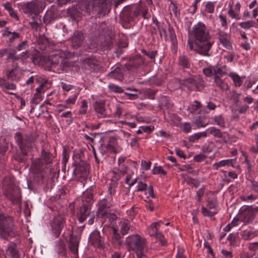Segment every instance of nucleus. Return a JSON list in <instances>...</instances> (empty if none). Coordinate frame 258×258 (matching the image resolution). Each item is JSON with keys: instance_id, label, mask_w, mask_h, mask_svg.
Masks as SVG:
<instances>
[{"instance_id": "nucleus-1", "label": "nucleus", "mask_w": 258, "mask_h": 258, "mask_svg": "<svg viewBox=\"0 0 258 258\" xmlns=\"http://www.w3.org/2000/svg\"><path fill=\"white\" fill-rule=\"evenodd\" d=\"M195 40L187 41V46L191 50L201 55L209 56V51L213 44L209 30L202 22H199L195 25L191 32Z\"/></svg>"}, {"instance_id": "nucleus-2", "label": "nucleus", "mask_w": 258, "mask_h": 258, "mask_svg": "<svg viewBox=\"0 0 258 258\" xmlns=\"http://www.w3.org/2000/svg\"><path fill=\"white\" fill-rule=\"evenodd\" d=\"M36 136L29 133L23 135L20 132H17L14 136V139L21 151L20 161L27 160L25 157L28 156V153L35 147Z\"/></svg>"}, {"instance_id": "nucleus-3", "label": "nucleus", "mask_w": 258, "mask_h": 258, "mask_svg": "<svg viewBox=\"0 0 258 258\" xmlns=\"http://www.w3.org/2000/svg\"><path fill=\"white\" fill-rule=\"evenodd\" d=\"M68 56L64 51H59L57 53L51 54L48 57L46 63L50 65L51 70L57 73H61L69 67L68 60L66 59Z\"/></svg>"}, {"instance_id": "nucleus-4", "label": "nucleus", "mask_w": 258, "mask_h": 258, "mask_svg": "<svg viewBox=\"0 0 258 258\" xmlns=\"http://www.w3.org/2000/svg\"><path fill=\"white\" fill-rule=\"evenodd\" d=\"M3 188L5 194L9 199L14 203H20L21 201V191L13 177L6 176L4 178Z\"/></svg>"}, {"instance_id": "nucleus-5", "label": "nucleus", "mask_w": 258, "mask_h": 258, "mask_svg": "<svg viewBox=\"0 0 258 258\" xmlns=\"http://www.w3.org/2000/svg\"><path fill=\"white\" fill-rule=\"evenodd\" d=\"M125 244L129 250L136 251V254L144 255L148 250L146 239L138 234H133L126 237Z\"/></svg>"}, {"instance_id": "nucleus-6", "label": "nucleus", "mask_w": 258, "mask_h": 258, "mask_svg": "<svg viewBox=\"0 0 258 258\" xmlns=\"http://www.w3.org/2000/svg\"><path fill=\"white\" fill-rule=\"evenodd\" d=\"M16 234L12 218L0 215V237L6 239L9 237H15Z\"/></svg>"}, {"instance_id": "nucleus-7", "label": "nucleus", "mask_w": 258, "mask_h": 258, "mask_svg": "<svg viewBox=\"0 0 258 258\" xmlns=\"http://www.w3.org/2000/svg\"><path fill=\"white\" fill-rule=\"evenodd\" d=\"M45 7V0H32L24 4L23 10L26 14L37 16L43 11Z\"/></svg>"}, {"instance_id": "nucleus-8", "label": "nucleus", "mask_w": 258, "mask_h": 258, "mask_svg": "<svg viewBox=\"0 0 258 258\" xmlns=\"http://www.w3.org/2000/svg\"><path fill=\"white\" fill-rule=\"evenodd\" d=\"M141 12V8L136 5L124 7L121 13L122 20L125 23H130L134 21Z\"/></svg>"}, {"instance_id": "nucleus-9", "label": "nucleus", "mask_w": 258, "mask_h": 258, "mask_svg": "<svg viewBox=\"0 0 258 258\" xmlns=\"http://www.w3.org/2000/svg\"><path fill=\"white\" fill-rule=\"evenodd\" d=\"M111 0H94L93 12L98 17L107 15L111 9Z\"/></svg>"}, {"instance_id": "nucleus-10", "label": "nucleus", "mask_w": 258, "mask_h": 258, "mask_svg": "<svg viewBox=\"0 0 258 258\" xmlns=\"http://www.w3.org/2000/svg\"><path fill=\"white\" fill-rule=\"evenodd\" d=\"M257 211L258 207L243 206L240 209L239 217L245 224L251 223L254 220Z\"/></svg>"}, {"instance_id": "nucleus-11", "label": "nucleus", "mask_w": 258, "mask_h": 258, "mask_svg": "<svg viewBox=\"0 0 258 258\" xmlns=\"http://www.w3.org/2000/svg\"><path fill=\"white\" fill-rule=\"evenodd\" d=\"M98 210L97 215L98 217H102L105 218H111L113 221L117 218L116 216L114 214L109 213L108 209L112 206L107 201L103 199L99 201L98 203Z\"/></svg>"}, {"instance_id": "nucleus-12", "label": "nucleus", "mask_w": 258, "mask_h": 258, "mask_svg": "<svg viewBox=\"0 0 258 258\" xmlns=\"http://www.w3.org/2000/svg\"><path fill=\"white\" fill-rule=\"evenodd\" d=\"M60 17L58 7L52 5L45 12L43 17V23L47 25L56 21Z\"/></svg>"}, {"instance_id": "nucleus-13", "label": "nucleus", "mask_w": 258, "mask_h": 258, "mask_svg": "<svg viewBox=\"0 0 258 258\" xmlns=\"http://www.w3.org/2000/svg\"><path fill=\"white\" fill-rule=\"evenodd\" d=\"M106 27V24L105 22L93 24L90 34L92 37H94L96 39V42H95L96 46H98L101 44V41L100 39L103 37L104 31Z\"/></svg>"}, {"instance_id": "nucleus-14", "label": "nucleus", "mask_w": 258, "mask_h": 258, "mask_svg": "<svg viewBox=\"0 0 258 258\" xmlns=\"http://www.w3.org/2000/svg\"><path fill=\"white\" fill-rule=\"evenodd\" d=\"M65 224L64 219L61 216L55 217L51 223L52 233L56 238L59 236Z\"/></svg>"}, {"instance_id": "nucleus-15", "label": "nucleus", "mask_w": 258, "mask_h": 258, "mask_svg": "<svg viewBox=\"0 0 258 258\" xmlns=\"http://www.w3.org/2000/svg\"><path fill=\"white\" fill-rule=\"evenodd\" d=\"M130 227V222L128 220L123 219L120 221L118 224L117 229L116 228H113V234L116 240H118L120 239V235L118 232L123 235H125L128 233Z\"/></svg>"}, {"instance_id": "nucleus-16", "label": "nucleus", "mask_w": 258, "mask_h": 258, "mask_svg": "<svg viewBox=\"0 0 258 258\" xmlns=\"http://www.w3.org/2000/svg\"><path fill=\"white\" fill-rule=\"evenodd\" d=\"M84 34L81 31H76L70 38L71 45L74 49L80 47L84 42Z\"/></svg>"}, {"instance_id": "nucleus-17", "label": "nucleus", "mask_w": 258, "mask_h": 258, "mask_svg": "<svg viewBox=\"0 0 258 258\" xmlns=\"http://www.w3.org/2000/svg\"><path fill=\"white\" fill-rule=\"evenodd\" d=\"M73 166H75L74 173L76 175H80L82 177H85L88 175L89 166L86 162H76Z\"/></svg>"}, {"instance_id": "nucleus-18", "label": "nucleus", "mask_w": 258, "mask_h": 258, "mask_svg": "<svg viewBox=\"0 0 258 258\" xmlns=\"http://www.w3.org/2000/svg\"><path fill=\"white\" fill-rule=\"evenodd\" d=\"M144 63V60L142 56L137 55L133 58L129 59L125 64V67L128 71L136 70Z\"/></svg>"}, {"instance_id": "nucleus-19", "label": "nucleus", "mask_w": 258, "mask_h": 258, "mask_svg": "<svg viewBox=\"0 0 258 258\" xmlns=\"http://www.w3.org/2000/svg\"><path fill=\"white\" fill-rule=\"evenodd\" d=\"M105 105L104 100L96 101L94 103V109L99 118H105L108 116Z\"/></svg>"}, {"instance_id": "nucleus-20", "label": "nucleus", "mask_w": 258, "mask_h": 258, "mask_svg": "<svg viewBox=\"0 0 258 258\" xmlns=\"http://www.w3.org/2000/svg\"><path fill=\"white\" fill-rule=\"evenodd\" d=\"M6 256L11 258H20V253L15 243L8 244L6 249Z\"/></svg>"}, {"instance_id": "nucleus-21", "label": "nucleus", "mask_w": 258, "mask_h": 258, "mask_svg": "<svg viewBox=\"0 0 258 258\" xmlns=\"http://www.w3.org/2000/svg\"><path fill=\"white\" fill-rule=\"evenodd\" d=\"M218 37L220 43L226 49H231L232 48L230 42V36L228 33L218 29Z\"/></svg>"}, {"instance_id": "nucleus-22", "label": "nucleus", "mask_w": 258, "mask_h": 258, "mask_svg": "<svg viewBox=\"0 0 258 258\" xmlns=\"http://www.w3.org/2000/svg\"><path fill=\"white\" fill-rule=\"evenodd\" d=\"M83 64L86 68H88L90 71H98L100 68L99 62L93 56L84 59Z\"/></svg>"}, {"instance_id": "nucleus-23", "label": "nucleus", "mask_w": 258, "mask_h": 258, "mask_svg": "<svg viewBox=\"0 0 258 258\" xmlns=\"http://www.w3.org/2000/svg\"><path fill=\"white\" fill-rule=\"evenodd\" d=\"M89 241L94 247L102 248L104 245L100 233L98 231H93L89 236Z\"/></svg>"}, {"instance_id": "nucleus-24", "label": "nucleus", "mask_w": 258, "mask_h": 258, "mask_svg": "<svg viewBox=\"0 0 258 258\" xmlns=\"http://www.w3.org/2000/svg\"><path fill=\"white\" fill-rule=\"evenodd\" d=\"M80 238L77 236L71 235L69 247L74 258H78V251Z\"/></svg>"}, {"instance_id": "nucleus-25", "label": "nucleus", "mask_w": 258, "mask_h": 258, "mask_svg": "<svg viewBox=\"0 0 258 258\" xmlns=\"http://www.w3.org/2000/svg\"><path fill=\"white\" fill-rule=\"evenodd\" d=\"M92 212L88 205L84 204L81 206L77 215L80 223L84 222Z\"/></svg>"}, {"instance_id": "nucleus-26", "label": "nucleus", "mask_w": 258, "mask_h": 258, "mask_svg": "<svg viewBox=\"0 0 258 258\" xmlns=\"http://www.w3.org/2000/svg\"><path fill=\"white\" fill-rule=\"evenodd\" d=\"M241 239L244 241H249L253 238L258 236V230L247 229L240 232Z\"/></svg>"}, {"instance_id": "nucleus-27", "label": "nucleus", "mask_w": 258, "mask_h": 258, "mask_svg": "<svg viewBox=\"0 0 258 258\" xmlns=\"http://www.w3.org/2000/svg\"><path fill=\"white\" fill-rule=\"evenodd\" d=\"M2 36L4 37L8 38L7 42L12 43L16 39L19 38L21 37L20 33L15 31L11 32L9 31L8 28H5L2 31Z\"/></svg>"}, {"instance_id": "nucleus-28", "label": "nucleus", "mask_w": 258, "mask_h": 258, "mask_svg": "<svg viewBox=\"0 0 258 258\" xmlns=\"http://www.w3.org/2000/svg\"><path fill=\"white\" fill-rule=\"evenodd\" d=\"M107 77L108 79L122 81L124 78L123 70L119 67H116L108 74Z\"/></svg>"}, {"instance_id": "nucleus-29", "label": "nucleus", "mask_w": 258, "mask_h": 258, "mask_svg": "<svg viewBox=\"0 0 258 258\" xmlns=\"http://www.w3.org/2000/svg\"><path fill=\"white\" fill-rule=\"evenodd\" d=\"M39 163L40 162H32L31 169L34 174L35 177L42 178L45 176L46 172L41 169Z\"/></svg>"}, {"instance_id": "nucleus-30", "label": "nucleus", "mask_w": 258, "mask_h": 258, "mask_svg": "<svg viewBox=\"0 0 258 258\" xmlns=\"http://www.w3.org/2000/svg\"><path fill=\"white\" fill-rule=\"evenodd\" d=\"M117 185V183L115 181H111L108 187V194L104 199L107 201L111 206L113 205V196L115 192V188Z\"/></svg>"}, {"instance_id": "nucleus-31", "label": "nucleus", "mask_w": 258, "mask_h": 258, "mask_svg": "<svg viewBox=\"0 0 258 258\" xmlns=\"http://www.w3.org/2000/svg\"><path fill=\"white\" fill-rule=\"evenodd\" d=\"M168 33L171 43V49L174 52H176L177 49V41L174 30L172 27L169 26Z\"/></svg>"}, {"instance_id": "nucleus-32", "label": "nucleus", "mask_w": 258, "mask_h": 258, "mask_svg": "<svg viewBox=\"0 0 258 258\" xmlns=\"http://www.w3.org/2000/svg\"><path fill=\"white\" fill-rule=\"evenodd\" d=\"M178 64L182 69H188L190 67L191 63L188 56L185 54H181L178 58Z\"/></svg>"}, {"instance_id": "nucleus-33", "label": "nucleus", "mask_w": 258, "mask_h": 258, "mask_svg": "<svg viewBox=\"0 0 258 258\" xmlns=\"http://www.w3.org/2000/svg\"><path fill=\"white\" fill-rule=\"evenodd\" d=\"M38 43L39 49L44 50L49 45L50 41L45 35H41L38 38Z\"/></svg>"}, {"instance_id": "nucleus-34", "label": "nucleus", "mask_w": 258, "mask_h": 258, "mask_svg": "<svg viewBox=\"0 0 258 258\" xmlns=\"http://www.w3.org/2000/svg\"><path fill=\"white\" fill-rule=\"evenodd\" d=\"M238 234L237 233H232L229 234L227 237V240L232 246H237L239 245V241L238 238Z\"/></svg>"}, {"instance_id": "nucleus-35", "label": "nucleus", "mask_w": 258, "mask_h": 258, "mask_svg": "<svg viewBox=\"0 0 258 258\" xmlns=\"http://www.w3.org/2000/svg\"><path fill=\"white\" fill-rule=\"evenodd\" d=\"M3 6L5 9L8 12L10 16L16 19V20H19V17L17 15L16 11L13 8L12 4L9 2H7L3 4Z\"/></svg>"}, {"instance_id": "nucleus-36", "label": "nucleus", "mask_w": 258, "mask_h": 258, "mask_svg": "<svg viewBox=\"0 0 258 258\" xmlns=\"http://www.w3.org/2000/svg\"><path fill=\"white\" fill-rule=\"evenodd\" d=\"M162 224L163 222L162 221H159L158 222H155L152 224H151L149 227L148 230L149 234L150 236L156 235V234H158V229L160 226V224Z\"/></svg>"}, {"instance_id": "nucleus-37", "label": "nucleus", "mask_w": 258, "mask_h": 258, "mask_svg": "<svg viewBox=\"0 0 258 258\" xmlns=\"http://www.w3.org/2000/svg\"><path fill=\"white\" fill-rule=\"evenodd\" d=\"M157 92V90L148 88L142 89L141 91H140V94H143L146 98L154 99V96Z\"/></svg>"}, {"instance_id": "nucleus-38", "label": "nucleus", "mask_w": 258, "mask_h": 258, "mask_svg": "<svg viewBox=\"0 0 258 258\" xmlns=\"http://www.w3.org/2000/svg\"><path fill=\"white\" fill-rule=\"evenodd\" d=\"M18 71L16 68L7 71L6 73L7 78L10 81L17 80L18 79Z\"/></svg>"}, {"instance_id": "nucleus-39", "label": "nucleus", "mask_w": 258, "mask_h": 258, "mask_svg": "<svg viewBox=\"0 0 258 258\" xmlns=\"http://www.w3.org/2000/svg\"><path fill=\"white\" fill-rule=\"evenodd\" d=\"M47 144H44L42 147V157L46 161H51L52 159L53 155L47 150H46L45 148L47 147Z\"/></svg>"}, {"instance_id": "nucleus-40", "label": "nucleus", "mask_w": 258, "mask_h": 258, "mask_svg": "<svg viewBox=\"0 0 258 258\" xmlns=\"http://www.w3.org/2000/svg\"><path fill=\"white\" fill-rule=\"evenodd\" d=\"M214 81L216 85L223 90H227L228 89V85L224 82L219 76H214Z\"/></svg>"}, {"instance_id": "nucleus-41", "label": "nucleus", "mask_w": 258, "mask_h": 258, "mask_svg": "<svg viewBox=\"0 0 258 258\" xmlns=\"http://www.w3.org/2000/svg\"><path fill=\"white\" fill-rule=\"evenodd\" d=\"M229 77L232 79L234 85L236 87H239L242 83V78L239 76L236 73H231L229 74Z\"/></svg>"}, {"instance_id": "nucleus-42", "label": "nucleus", "mask_w": 258, "mask_h": 258, "mask_svg": "<svg viewBox=\"0 0 258 258\" xmlns=\"http://www.w3.org/2000/svg\"><path fill=\"white\" fill-rule=\"evenodd\" d=\"M210 134L212 135L215 137L221 138L222 137L223 134L222 132L215 127H211L207 130Z\"/></svg>"}, {"instance_id": "nucleus-43", "label": "nucleus", "mask_w": 258, "mask_h": 258, "mask_svg": "<svg viewBox=\"0 0 258 258\" xmlns=\"http://www.w3.org/2000/svg\"><path fill=\"white\" fill-rule=\"evenodd\" d=\"M60 117L68 118L66 120L67 125H70L73 121V114L71 111L62 112L60 115Z\"/></svg>"}, {"instance_id": "nucleus-44", "label": "nucleus", "mask_w": 258, "mask_h": 258, "mask_svg": "<svg viewBox=\"0 0 258 258\" xmlns=\"http://www.w3.org/2000/svg\"><path fill=\"white\" fill-rule=\"evenodd\" d=\"M16 51L14 49L9 50L7 60L8 61L11 60L12 62L19 59V56L16 55Z\"/></svg>"}, {"instance_id": "nucleus-45", "label": "nucleus", "mask_w": 258, "mask_h": 258, "mask_svg": "<svg viewBox=\"0 0 258 258\" xmlns=\"http://www.w3.org/2000/svg\"><path fill=\"white\" fill-rule=\"evenodd\" d=\"M83 201L87 203H91L93 201V195L89 191H85L83 195Z\"/></svg>"}, {"instance_id": "nucleus-46", "label": "nucleus", "mask_w": 258, "mask_h": 258, "mask_svg": "<svg viewBox=\"0 0 258 258\" xmlns=\"http://www.w3.org/2000/svg\"><path fill=\"white\" fill-rule=\"evenodd\" d=\"M201 107V104L197 100H195L193 104H191L188 107V111L190 113H194L198 110Z\"/></svg>"}, {"instance_id": "nucleus-47", "label": "nucleus", "mask_w": 258, "mask_h": 258, "mask_svg": "<svg viewBox=\"0 0 258 258\" xmlns=\"http://www.w3.org/2000/svg\"><path fill=\"white\" fill-rule=\"evenodd\" d=\"M124 162H117L118 167H115L114 172L124 173L126 172L127 167L123 164Z\"/></svg>"}, {"instance_id": "nucleus-48", "label": "nucleus", "mask_w": 258, "mask_h": 258, "mask_svg": "<svg viewBox=\"0 0 258 258\" xmlns=\"http://www.w3.org/2000/svg\"><path fill=\"white\" fill-rule=\"evenodd\" d=\"M247 246L249 251L254 254L258 253V241L249 243Z\"/></svg>"}, {"instance_id": "nucleus-49", "label": "nucleus", "mask_w": 258, "mask_h": 258, "mask_svg": "<svg viewBox=\"0 0 258 258\" xmlns=\"http://www.w3.org/2000/svg\"><path fill=\"white\" fill-rule=\"evenodd\" d=\"M108 89L115 93H121L124 92L123 89L120 86L113 84H110L108 85Z\"/></svg>"}, {"instance_id": "nucleus-50", "label": "nucleus", "mask_w": 258, "mask_h": 258, "mask_svg": "<svg viewBox=\"0 0 258 258\" xmlns=\"http://www.w3.org/2000/svg\"><path fill=\"white\" fill-rule=\"evenodd\" d=\"M160 105L163 107L167 108H169L172 106L170 100L167 96H165L161 97L160 100Z\"/></svg>"}, {"instance_id": "nucleus-51", "label": "nucleus", "mask_w": 258, "mask_h": 258, "mask_svg": "<svg viewBox=\"0 0 258 258\" xmlns=\"http://www.w3.org/2000/svg\"><path fill=\"white\" fill-rule=\"evenodd\" d=\"M72 154V151L69 147H63L62 152V161H68L69 156Z\"/></svg>"}, {"instance_id": "nucleus-52", "label": "nucleus", "mask_w": 258, "mask_h": 258, "mask_svg": "<svg viewBox=\"0 0 258 258\" xmlns=\"http://www.w3.org/2000/svg\"><path fill=\"white\" fill-rule=\"evenodd\" d=\"M202 214L207 217H212L217 213V210H210L208 208L202 207Z\"/></svg>"}, {"instance_id": "nucleus-53", "label": "nucleus", "mask_w": 258, "mask_h": 258, "mask_svg": "<svg viewBox=\"0 0 258 258\" xmlns=\"http://www.w3.org/2000/svg\"><path fill=\"white\" fill-rule=\"evenodd\" d=\"M195 81V78H188L185 79L183 81L184 84L185 86H186L188 88L194 90V83Z\"/></svg>"}, {"instance_id": "nucleus-54", "label": "nucleus", "mask_w": 258, "mask_h": 258, "mask_svg": "<svg viewBox=\"0 0 258 258\" xmlns=\"http://www.w3.org/2000/svg\"><path fill=\"white\" fill-rule=\"evenodd\" d=\"M214 67L210 66L209 67L203 69V72L204 74L208 77H210L214 75Z\"/></svg>"}, {"instance_id": "nucleus-55", "label": "nucleus", "mask_w": 258, "mask_h": 258, "mask_svg": "<svg viewBox=\"0 0 258 258\" xmlns=\"http://www.w3.org/2000/svg\"><path fill=\"white\" fill-rule=\"evenodd\" d=\"M31 59L34 64H40L41 58L39 53L38 52H35L33 53L31 55Z\"/></svg>"}, {"instance_id": "nucleus-56", "label": "nucleus", "mask_w": 258, "mask_h": 258, "mask_svg": "<svg viewBox=\"0 0 258 258\" xmlns=\"http://www.w3.org/2000/svg\"><path fill=\"white\" fill-rule=\"evenodd\" d=\"M255 23L254 21L250 20L246 22H243L239 23V26L244 29H248L251 27L254 26Z\"/></svg>"}, {"instance_id": "nucleus-57", "label": "nucleus", "mask_w": 258, "mask_h": 258, "mask_svg": "<svg viewBox=\"0 0 258 258\" xmlns=\"http://www.w3.org/2000/svg\"><path fill=\"white\" fill-rule=\"evenodd\" d=\"M203 86V81L199 77H195L194 83V90H199Z\"/></svg>"}, {"instance_id": "nucleus-58", "label": "nucleus", "mask_w": 258, "mask_h": 258, "mask_svg": "<svg viewBox=\"0 0 258 258\" xmlns=\"http://www.w3.org/2000/svg\"><path fill=\"white\" fill-rule=\"evenodd\" d=\"M142 52L146 56H147L151 59H155L156 55L157 54V50H153L152 51H147L146 50L143 49L142 50Z\"/></svg>"}, {"instance_id": "nucleus-59", "label": "nucleus", "mask_w": 258, "mask_h": 258, "mask_svg": "<svg viewBox=\"0 0 258 258\" xmlns=\"http://www.w3.org/2000/svg\"><path fill=\"white\" fill-rule=\"evenodd\" d=\"M214 120L216 124L219 125L220 127H224L225 126L224 119L222 115H219L215 116Z\"/></svg>"}, {"instance_id": "nucleus-60", "label": "nucleus", "mask_w": 258, "mask_h": 258, "mask_svg": "<svg viewBox=\"0 0 258 258\" xmlns=\"http://www.w3.org/2000/svg\"><path fill=\"white\" fill-rule=\"evenodd\" d=\"M87 102L86 100H83L82 101V105L79 111V113L80 114H85L87 112Z\"/></svg>"}, {"instance_id": "nucleus-61", "label": "nucleus", "mask_w": 258, "mask_h": 258, "mask_svg": "<svg viewBox=\"0 0 258 258\" xmlns=\"http://www.w3.org/2000/svg\"><path fill=\"white\" fill-rule=\"evenodd\" d=\"M214 67V76H219L220 78L222 77L225 74V72L223 70V69L221 67H219L218 66Z\"/></svg>"}, {"instance_id": "nucleus-62", "label": "nucleus", "mask_w": 258, "mask_h": 258, "mask_svg": "<svg viewBox=\"0 0 258 258\" xmlns=\"http://www.w3.org/2000/svg\"><path fill=\"white\" fill-rule=\"evenodd\" d=\"M215 6L214 3L208 2L205 6V11L208 13H213L214 12Z\"/></svg>"}, {"instance_id": "nucleus-63", "label": "nucleus", "mask_w": 258, "mask_h": 258, "mask_svg": "<svg viewBox=\"0 0 258 258\" xmlns=\"http://www.w3.org/2000/svg\"><path fill=\"white\" fill-rule=\"evenodd\" d=\"M153 172L154 174H161L165 175L166 174V171L163 169L162 167L157 166V164H155L154 168L153 169Z\"/></svg>"}, {"instance_id": "nucleus-64", "label": "nucleus", "mask_w": 258, "mask_h": 258, "mask_svg": "<svg viewBox=\"0 0 258 258\" xmlns=\"http://www.w3.org/2000/svg\"><path fill=\"white\" fill-rule=\"evenodd\" d=\"M114 142V139L110 140L109 143L106 145V148L108 151L113 152L115 151Z\"/></svg>"}]
</instances>
